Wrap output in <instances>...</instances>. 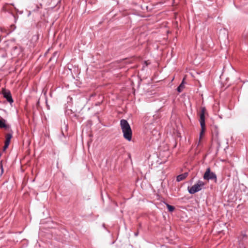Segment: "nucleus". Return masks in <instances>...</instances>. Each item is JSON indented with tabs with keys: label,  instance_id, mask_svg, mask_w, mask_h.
Wrapping results in <instances>:
<instances>
[{
	"label": "nucleus",
	"instance_id": "nucleus-8",
	"mask_svg": "<svg viewBox=\"0 0 248 248\" xmlns=\"http://www.w3.org/2000/svg\"><path fill=\"white\" fill-rule=\"evenodd\" d=\"M12 138V133H8L6 135V140L5 143L10 144V140Z\"/></svg>",
	"mask_w": 248,
	"mask_h": 248
},
{
	"label": "nucleus",
	"instance_id": "nucleus-17",
	"mask_svg": "<svg viewBox=\"0 0 248 248\" xmlns=\"http://www.w3.org/2000/svg\"><path fill=\"white\" fill-rule=\"evenodd\" d=\"M0 170H1L0 175H2L3 173V166H2L1 163V165H0Z\"/></svg>",
	"mask_w": 248,
	"mask_h": 248
},
{
	"label": "nucleus",
	"instance_id": "nucleus-13",
	"mask_svg": "<svg viewBox=\"0 0 248 248\" xmlns=\"http://www.w3.org/2000/svg\"><path fill=\"white\" fill-rule=\"evenodd\" d=\"M150 64V62L148 61H144L143 65V68H144L145 66H147L149 64Z\"/></svg>",
	"mask_w": 248,
	"mask_h": 248
},
{
	"label": "nucleus",
	"instance_id": "nucleus-14",
	"mask_svg": "<svg viewBox=\"0 0 248 248\" xmlns=\"http://www.w3.org/2000/svg\"><path fill=\"white\" fill-rule=\"evenodd\" d=\"M9 145V144L5 143L4 145L3 148V150L5 151L7 149V148L8 147Z\"/></svg>",
	"mask_w": 248,
	"mask_h": 248
},
{
	"label": "nucleus",
	"instance_id": "nucleus-6",
	"mask_svg": "<svg viewBox=\"0 0 248 248\" xmlns=\"http://www.w3.org/2000/svg\"><path fill=\"white\" fill-rule=\"evenodd\" d=\"M6 121L2 118H0V128L8 129L9 125L6 124Z\"/></svg>",
	"mask_w": 248,
	"mask_h": 248
},
{
	"label": "nucleus",
	"instance_id": "nucleus-16",
	"mask_svg": "<svg viewBox=\"0 0 248 248\" xmlns=\"http://www.w3.org/2000/svg\"><path fill=\"white\" fill-rule=\"evenodd\" d=\"M206 111V108H205L203 107V108H202V109H201V113H203L204 114H205V112Z\"/></svg>",
	"mask_w": 248,
	"mask_h": 248
},
{
	"label": "nucleus",
	"instance_id": "nucleus-15",
	"mask_svg": "<svg viewBox=\"0 0 248 248\" xmlns=\"http://www.w3.org/2000/svg\"><path fill=\"white\" fill-rule=\"evenodd\" d=\"M12 49L13 51H15L16 50H18V52L20 51L19 48L17 46H14Z\"/></svg>",
	"mask_w": 248,
	"mask_h": 248
},
{
	"label": "nucleus",
	"instance_id": "nucleus-1",
	"mask_svg": "<svg viewBox=\"0 0 248 248\" xmlns=\"http://www.w3.org/2000/svg\"><path fill=\"white\" fill-rule=\"evenodd\" d=\"M120 126L123 133L124 138L129 141H131L132 132L128 122L125 119H122L120 121Z\"/></svg>",
	"mask_w": 248,
	"mask_h": 248
},
{
	"label": "nucleus",
	"instance_id": "nucleus-19",
	"mask_svg": "<svg viewBox=\"0 0 248 248\" xmlns=\"http://www.w3.org/2000/svg\"><path fill=\"white\" fill-rule=\"evenodd\" d=\"M138 233H139L138 232H135V236H137L138 235Z\"/></svg>",
	"mask_w": 248,
	"mask_h": 248
},
{
	"label": "nucleus",
	"instance_id": "nucleus-3",
	"mask_svg": "<svg viewBox=\"0 0 248 248\" xmlns=\"http://www.w3.org/2000/svg\"><path fill=\"white\" fill-rule=\"evenodd\" d=\"M203 179L206 180H214L215 182H217V175L215 173L211 171V170L210 168H208L204 175H203Z\"/></svg>",
	"mask_w": 248,
	"mask_h": 248
},
{
	"label": "nucleus",
	"instance_id": "nucleus-10",
	"mask_svg": "<svg viewBox=\"0 0 248 248\" xmlns=\"http://www.w3.org/2000/svg\"><path fill=\"white\" fill-rule=\"evenodd\" d=\"M166 205H167V208L168 209V210L170 211V212H173L174 209H175V208L173 206H172V205H170L168 203H166Z\"/></svg>",
	"mask_w": 248,
	"mask_h": 248
},
{
	"label": "nucleus",
	"instance_id": "nucleus-7",
	"mask_svg": "<svg viewBox=\"0 0 248 248\" xmlns=\"http://www.w3.org/2000/svg\"><path fill=\"white\" fill-rule=\"evenodd\" d=\"M187 176H188L187 172H185L183 174H180L178 176H177V177L176 178V181L178 182H180V181L184 180L185 178H186Z\"/></svg>",
	"mask_w": 248,
	"mask_h": 248
},
{
	"label": "nucleus",
	"instance_id": "nucleus-5",
	"mask_svg": "<svg viewBox=\"0 0 248 248\" xmlns=\"http://www.w3.org/2000/svg\"><path fill=\"white\" fill-rule=\"evenodd\" d=\"M200 125L202 130L203 128L205 127V114L203 113H200Z\"/></svg>",
	"mask_w": 248,
	"mask_h": 248
},
{
	"label": "nucleus",
	"instance_id": "nucleus-20",
	"mask_svg": "<svg viewBox=\"0 0 248 248\" xmlns=\"http://www.w3.org/2000/svg\"><path fill=\"white\" fill-rule=\"evenodd\" d=\"M31 14V12L30 11L29 14H28V16H30Z\"/></svg>",
	"mask_w": 248,
	"mask_h": 248
},
{
	"label": "nucleus",
	"instance_id": "nucleus-11",
	"mask_svg": "<svg viewBox=\"0 0 248 248\" xmlns=\"http://www.w3.org/2000/svg\"><path fill=\"white\" fill-rule=\"evenodd\" d=\"M184 81L182 82V83L180 84V85L177 87V90L178 92L180 93L182 92V88H184Z\"/></svg>",
	"mask_w": 248,
	"mask_h": 248
},
{
	"label": "nucleus",
	"instance_id": "nucleus-9",
	"mask_svg": "<svg viewBox=\"0 0 248 248\" xmlns=\"http://www.w3.org/2000/svg\"><path fill=\"white\" fill-rule=\"evenodd\" d=\"M42 8V4L41 3L37 4L35 6V7L33 10V12H37L39 10Z\"/></svg>",
	"mask_w": 248,
	"mask_h": 248
},
{
	"label": "nucleus",
	"instance_id": "nucleus-18",
	"mask_svg": "<svg viewBox=\"0 0 248 248\" xmlns=\"http://www.w3.org/2000/svg\"><path fill=\"white\" fill-rule=\"evenodd\" d=\"M204 127L203 128V130H202V131L201 132V136L202 135V133L204 131Z\"/></svg>",
	"mask_w": 248,
	"mask_h": 248
},
{
	"label": "nucleus",
	"instance_id": "nucleus-4",
	"mask_svg": "<svg viewBox=\"0 0 248 248\" xmlns=\"http://www.w3.org/2000/svg\"><path fill=\"white\" fill-rule=\"evenodd\" d=\"M2 94L4 98L10 104L13 103L14 101L12 98L10 92L5 89H2Z\"/></svg>",
	"mask_w": 248,
	"mask_h": 248
},
{
	"label": "nucleus",
	"instance_id": "nucleus-2",
	"mask_svg": "<svg viewBox=\"0 0 248 248\" xmlns=\"http://www.w3.org/2000/svg\"><path fill=\"white\" fill-rule=\"evenodd\" d=\"M204 185L205 184L203 182L199 180L196 184H194L191 187H188V191L190 194H193L200 191Z\"/></svg>",
	"mask_w": 248,
	"mask_h": 248
},
{
	"label": "nucleus",
	"instance_id": "nucleus-12",
	"mask_svg": "<svg viewBox=\"0 0 248 248\" xmlns=\"http://www.w3.org/2000/svg\"><path fill=\"white\" fill-rule=\"evenodd\" d=\"M58 57V52H55L53 53V56L50 59L49 61H51L52 60L54 59L55 57Z\"/></svg>",
	"mask_w": 248,
	"mask_h": 248
}]
</instances>
